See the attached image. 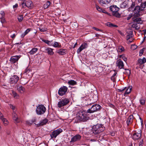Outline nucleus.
<instances>
[{
    "mask_svg": "<svg viewBox=\"0 0 146 146\" xmlns=\"http://www.w3.org/2000/svg\"><path fill=\"white\" fill-rule=\"evenodd\" d=\"M105 127L101 124H98L94 125L92 129V131L94 134H98L104 131Z\"/></svg>",
    "mask_w": 146,
    "mask_h": 146,
    "instance_id": "1",
    "label": "nucleus"
},
{
    "mask_svg": "<svg viewBox=\"0 0 146 146\" xmlns=\"http://www.w3.org/2000/svg\"><path fill=\"white\" fill-rule=\"evenodd\" d=\"M110 10L112 12V14L113 16L118 18L120 17V15L118 12L119 9L116 5L111 6L110 7Z\"/></svg>",
    "mask_w": 146,
    "mask_h": 146,
    "instance_id": "2",
    "label": "nucleus"
},
{
    "mask_svg": "<svg viewBox=\"0 0 146 146\" xmlns=\"http://www.w3.org/2000/svg\"><path fill=\"white\" fill-rule=\"evenodd\" d=\"M132 19L134 23L132 25V27L135 30L139 29L140 27V24L142 23L141 19L137 18L135 19L132 18Z\"/></svg>",
    "mask_w": 146,
    "mask_h": 146,
    "instance_id": "3",
    "label": "nucleus"
},
{
    "mask_svg": "<svg viewBox=\"0 0 146 146\" xmlns=\"http://www.w3.org/2000/svg\"><path fill=\"white\" fill-rule=\"evenodd\" d=\"M46 110V108L42 105H39L36 107V112L38 115H41L44 114Z\"/></svg>",
    "mask_w": 146,
    "mask_h": 146,
    "instance_id": "4",
    "label": "nucleus"
},
{
    "mask_svg": "<svg viewBox=\"0 0 146 146\" xmlns=\"http://www.w3.org/2000/svg\"><path fill=\"white\" fill-rule=\"evenodd\" d=\"M100 106L98 104L93 105L91 108L89 109L87 111V113H91L95 111H99L100 109Z\"/></svg>",
    "mask_w": 146,
    "mask_h": 146,
    "instance_id": "5",
    "label": "nucleus"
},
{
    "mask_svg": "<svg viewBox=\"0 0 146 146\" xmlns=\"http://www.w3.org/2000/svg\"><path fill=\"white\" fill-rule=\"evenodd\" d=\"M62 131V130L61 128L58 129L54 131L50 134L52 139L55 138Z\"/></svg>",
    "mask_w": 146,
    "mask_h": 146,
    "instance_id": "6",
    "label": "nucleus"
},
{
    "mask_svg": "<svg viewBox=\"0 0 146 146\" xmlns=\"http://www.w3.org/2000/svg\"><path fill=\"white\" fill-rule=\"evenodd\" d=\"M22 5L24 8L27 7L30 9H32L33 7V3L30 1H26L24 0L22 3Z\"/></svg>",
    "mask_w": 146,
    "mask_h": 146,
    "instance_id": "7",
    "label": "nucleus"
},
{
    "mask_svg": "<svg viewBox=\"0 0 146 146\" xmlns=\"http://www.w3.org/2000/svg\"><path fill=\"white\" fill-rule=\"evenodd\" d=\"M69 102L68 99L66 98L61 99L58 103V107L60 108L66 105Z\"/></svg>",
    "mask_w": 146,
    "mask_h": 146,
    "instance_id": "8",
    "label": "nucleus"
},
{
    "mask_svg": "<svg viewBox=\"0 0 146 146\" xmlns=\"http://www.w3.org/2000/svg\"><path fill=\"white\" fill-rule=\"evenodd\" d=\"M67 90L68 88L67 87L63 86L59 89L58 91V94L59 95L62 96L66 94Z\"/></svg>",
    "mask_w": 146,
    "mask_h": 146,
    "instance_id": "9",
    "label": "nucleus"
},
{
    "mask_svg": "<svg viewBox=\"0 0 146 146\" xmlns=\"http://www.w3.org/2000/svg\"><path fill=\"white\" fill-rule=\"evenodd\" d=\"M19 78L17 75H14L10 78L9 82L10 84H15L18 82Z\"/></svg>",
    "mask_w": 146,
    "mask_h": 146,
    "instance_id": "10",
    "label": "nucleus"
},
{
    "mask_svg": "<svg viewBox=\"0 0 146 146\" xmlns=\"http://www.w3.org/2000/svg\"><path fill=\"white\" fill-rule=\"evenodd\" d=\"M141 136V130H139L133 134L132 138L134 140H137L140 139Z\"/></svg>",
    "mask_w": 146,
    "mask_h": 146,
    "instance_id": "11",
    "label": "nucleus"
},
{
    "mask_svg": "<svg viewBox=\"0 0 146 146\" xmlns=\"http://www.w3.org/2000/svg\"><path fill=\"white\" fill-rule=\"evenodd\" d=\"M81 138V136L79 134H76L71 138L70 141V143H74L76 141H80Z\"/></svg>",
    "mask_w": 146,
    "mask_h": 146,
    "instance_id": "12",
    "label": "nucleus"
},
{
    "mask_svg": "<svg viewBox=\"0 0 146 146\" xmlns=\"http://www.w3.org/2000/svg\"><path fill=\"white\" fill-rule=\"evenodd\" d=\"M141 10L140 7L139 6H137L134 10V16L136 17L139 16L140 15V12Z\"/></svg>",
    "mask_w": 146,
    "mask_h": 146,
    "instance_id": "13",
    "label": "nucleus"
},
{
    "mask_svg": "<svg viewBox=\"0 0 146 146\" xmlns=\"http://www.w3.org/2000/svg\"><path fill=\"white\" fill-rule=\"evenodd\" d=\"M116 65L120 69H124V64L121 59H118L116 62Z\"/></svg>",
    "mask_w": 146,
    "mask_h": 146,
    "instance_id": "14",
    "label": "nucleus"
},
{
    "mask_svg": "<svg viewBox=\"0 0 146 146\" xmlns=\"http://www.w3.org/2000/svg\"><path fill=\"white\" fill-rule=\"evenodd\" d=\"M88 47V44L87 43H84L82 44L77 50L78 54L80 53V52L84 49Z\"/></svg>",
    "mask_w": 146,
    "mask_h": 146,
    "instance_id": "15",
    "label": "nucleus"
},
{
    "mask_svg": "<svg viewBox=\"0 0 146 146\" xmlns=\"http://www.w3.org/2000/svg\"><path fill=\"white\" fill-rule=\"evenodd\" d=\"M21 56L20 55H17L12 56L10 59V61L11 62L14 63L18 61L19 59L20 58Z\"/></svg>",
    "mask_w": 146,
    "mask_h": 146,
    "instance_id": "16",
    "label": "nucleus"
},
{
    "mask_svg": "<svg viewBox=\"0 0 146 146\" xmlns=\"http://www.w3.org/2000/svg\"><path fill=\"white\" fill-rule=\"evenodd\" d=\"M13 118L15 123H18L20 121L19 119L18 118L17 115L15 111H14L13 113Z\"/></svg>",
    "mask_w": 146,
    "mask_h": 146,
    "instance_id": "17",
    "label": "nucleus"
},
{
    "mask_svg": "<svg viewBox=\"0 0 146 146\" xmlns=\"http://www.w3.org/2000/svg\"><path fill=\"white\" fill-rule=\"evenodd\" d=\"M16 88L18 91L20 93H23L25 91V88L21 85L17 84L16 85Z\"/></svg>",
    "mask_w": 146,
    "mask_h": 146,
    "instance_id": "18",
    "label": "nucleus"
},
{
    "mask_svg": "<svg viewBox=\"0 0 146 146\" xmlns=\"http://www.w3.org/2000/svg\"><path fill=\"white\" fill-rule=\"evenodd\" d=\"M83 117V114H80L79 115H77L75 118L76 121L78 122L82 121V118Z\"/></svg>",
    "mask_w": 146,
    "mask_h": 146,
    "instance_id": "19",
    "label": "nucleus"
},
{
    "mask_svg": "<svg viewBox=\"0 0 146 146\" xmlns=\"http://www.w3.org/2000/svg\"><path fill=\"white\" fill-rule=\"evenodd\" d=\"M53 50V49L49 47L45 49V50L47 51L48 54L50 55H52L54 53Z\"/></svg>",
    "mask_w": 146,
    "mask_h": 146,
    "instance_id": "20",
    "label": "nucleus"
},
{
    "mask_svg": "<svg viewBox=\"0 0 146 146\" xmlns=\"http://www.w3.org/2000/svg\"><path fill=\"white\" fill-rule=\"evenodd\" d=\"M133 115H130L128 117L127 122V125H129L133 121Z\"/></svg>",
    "mask_w": 146,
    "mask_h": 146,
    "instance_id": "21",
    "label": "nucleus"
},
{
    "mask_svg": "<svg viewBox=\"0 0 146 146\" xmlns=\"http://www.w3.org/2000/svg\"><path fill=\"white\" fill-rule=\"evenodd\" d=\"M130 33H127L126 39L127 40H128L129 39L132 38V31H130Z\"/></svg>",
    "mask_w": 146,
    "mask_h": 146,
    "instance_id": "22",
    "label": "nucleus"
},
{
    "mask_svg": "<svg viewBox=\"0 0 146 146\" xmlns=\"http://www.w3.org/2000/svg\"><path fill=\"white\" fill-rule=\"evenodd\" d=\"M66 50L62 49H60L57 52L60 54L64 55L66 54Z\"/></svg>",
    "mask_w": 146,
    "mask_h": 146,
    "instance_id": "23",
    "label": "nucleus"
},
{
    "mask_svg": "<svg viewBox=\"0 0 146 146\" xmlns=\"http://www.w3.org/2000/svg\"><path fill=\"white\" fill-rule=\"evenodd\" d=\"M132 86H130L128 88L126 89V91L124 94V96H126V94H128L130 93L132 89Z\"/></svg>",
    "mask_w": 146,
    "mask_h": 146,
    "instance_id": "24",
    "label": "nucleus"
},
{
    "mask_svg": "<svg viewBox=\"0 0 146 146\" xmlns=\"http://www.w3.org/2000/svg\"><path fill=\"white\" fill-rule=\"evenodd\" d=\"M38 49L36 48H32L31 50L29 52V53L31 55H33L35 54L38 51Z\"/></svg>",
    "mask_w": 146,
    "mask_h": 146,
    "instance_id": "25",
    "label": "nucleus"
},
{
    "mask_svg": "<svg viewBox=\"0 0 146 146\" xmlns=\"http://www.w3.org/2000/svg\"><path fill=\"white\" fill-rule=\"evenodd\" d=\"M138 62L140 64H143L146 62V59L144 57L142 59H139L138 60Z\"/></svg>",
    "mask_w": 146,
    "mask_h": 146,
    "instance_id": "26",
    "label": "nucleus"
},
{
    "mask_svg": "<svg viewBox=\"0 0 146 146\" xmlns=\"http://www.w3.org/2000/svg\"><path fill=\"white\" fill-rule=\"evenodd\" d=\"M48 120L47 119H44L41 121L38 124L39 126L45 124L48 122Z\"/></svg>",
    "mask_w": 146,
    "mask_h": 146,
    "instance_id": "27",
    "label": "nucleus"
},
{
    "mask_svg": "<svg viewBox=\"0 0 146 146\" xmlns=\"http://www.w3.org/2000/svg\"><path fill=\"white\" fill-rule=\"evenodd\" d=\"M68 83L69 85L74 86L77 84V82L74 80H71L69 81Z\"/></svg>",
    "mask_w": 146,
    "mask_h": 146,
    "instance_id": "28",
    "label": "nucleus"
},
{
    "mask_svg": "<svg viewBox=\"0 0 146 146\" xmlns=\"http://www.w3.org/2000/svg\"><path fill=\"white\" fill-rule=\"evenodd\" d=\"M106 25L111 27L117 28L118 27L117 25L113 24L110 22L107 23L106 24Z\"/></svg>",
    "mask_w": 146,
    "mask_h": 146,
    "instance_id": "29",
    "label": "nucleus"
},
{
    "mask_svg": "<svg viewBox=\"0 0 146 146\" xmlns=\"http://www.w3.org/2000/svg\"><path fill=\"white\" fill-rule=\"evenodd\" d=\"M55 47H60L61 45L60 43L55 42L54 44H52V45Z\"/></svg>",
    "mask_w": 146,
    "mask_h": 146,
    "instance_id": "30",
    "label": "nucleus"
},
{
    "mask_svg": "<svg viewBox=\"0 0 146 146\" xmlns=\"http://www.w3.org/2000/svg\"><path fill=\"white\" fill-rule=\"evenodd\" d=\"M0 119L2 120L5 125H6L8 124V122L7 120L6 119L2 117Z\"/></svg>",
    "mask_w": 146,
    "mask_h": 146,
    "instance_id": "31",
    "label": "nucleus"
},
{
    "mask_svg": "<svg viewBox=\"0 0 146 146\" xmlns=\"http://www.w3.org/2000/svg\"><path fill=\"white\" fill-rule=\"evenodd\" d=\"M51 4V3L49 1H48L44 5V9H46L48 8Z\"/></svg>",
    "mask_w": 146,
    "mask_h": 146,
    "instance_id": "32",
    "label": "nucleus"
},
{
    "mask_svg": "<svg viewBox=\"0 0 146 146\" xmlns=\"http://www.w3.org/2000/svg\"><path fill=\"white\" fill-rule=\"evenodd\" d=\"M83 117L82 118V121L83 122H85L88 119V117H87L86 115L83 114Z\"/></svg>",
    "mask_w": 146,
    "mask_h": 146,
    "instance_id": "33",
    "label": "nucleus"
},
{
    "mask_svg": "<svg viewBox=\"0 0 146 146\" xmlns=\"http://www.w3.org/2000/svg\"><path fill=\"white\" fill-rule=\"evenodd\" d=\"M12 94L14 97L15 98H17L19 97V95L17 93L14 91H12Z\"/></svg>",
    "mask_w": 146,
    "mask_h": 146,
    "instance_id": "34",
    "label": "nucleus"
},
{
    "mask_svg": "<svg viewBox=\"0 0 146 146\" xmlns=\"http://www.w3.org/2000/svg\"><path fill=\"white\" fill-rule=\"evenodd\" d=\"M127 5L125 2H123L120 5V7L122 8H125L127 6Z\"/></svg>",
    "mask_w": 146,
    "mask_h": 146,
    "instance_id": "35",
    "label": "nucleus"
},
{
    "mask_svg": "<svg viewBox=\"0 0 146 146\" xmlns=\"http://www.w3.org/2000/svg\"><path fill=\"white\" fill-rule=\"evenodd\" d=\"M18 21L19 22H21L23 19V15H19L17 17Z\"/></svg>",
    "mask_w": 146,
    "mask_h": 146,
    "instance_id": "36",
    "label": "nucleus"
},
{
    "mask_svg": "<svg viewBox=\"0 0 146 146\" xmlns=\"http://www.w3.org/2000/svg\"><path fill=\"white\" fill-rule=\"evenodd\" d=\"M98 1L101 5L106 4L105 0H98Z\"/></svg>",
    "mask_w": 146,
    "mask_h": 146,
    "instance_id": "37",
    "label": "nucleus"
},
{
    "mask_svg": "<svg viewBox=\"0 0 146 146\" xmlns=\"http://www.w3.org/2000/svg\"><path fill=\"white\" fill-rule=\"evenodd\" d=\"M39 30L41 31L42 32H44L46 31L47 29V28H41L40 27H39Z\"/></svg>",
    "mask_w": 146,
    "mask_h": 146,
    "instance_id": "38",
    "label": "nucleus"
},
{
    "mask_svg": "<svg viewBox=\"0 0 146 146\" xmlns=\"http://www.w3.org/2000/svg\"><path fill=\"white\" fill-rule=\"evenodd\" d=\"M96 7L98 11H99L102 12L103 9H102L99 6L97 5H96Z\"/></svg>",
    "mask_w": 146,
    "mask_h": 146,
    "instance_id": "39",
    "label": "nucleus"
},
{
    "mask_svg": "<svg viewBox=\"0 0 146 146\" xmlns=\"http://www.w3.org/2000/svg\"><path fill=\"white\" fill-rule=\"evenodd\" d=\"M124 50V48L122 46H120L118 48V51L119 52H122Z\"/></svg>",
    "mask_w": 146,
    "mask_h": 146,
    "instance_id": "40",
    "label": "nucleus"
},
{
    "mask_svg": "<svg viewBox=\"0 0 146 146\" xmlns=\"http://www.w3.org/2000/svg\"><path fill=\"white\" fill-rule=\"evenodd\" d=\"M140 102L141 105H144L145 103V100L144 99H141L140 100Z\"/></svg>",
    "mask_w": 146,
    "mask_h": 146,
    "instance_id": "41",
    "label": "nucleus"
},
{
    "mask_svg": "<svg viewBox=\"0 0 146 146\" xmlns=\"http://www.w3.org/2000/svg\"><path fill=\"white\" fill-rule=\"evenodd\" d=\"M145 48H143L142 49H141L139 51V55L141 56L142 55L143 53V52L144 50H145Z\"/></svg>",
    "mask_w": 146,
    "mask_h": 146,
    "instance_id": "42",
    "label": "nucleus"
},
{
    "mask_svg": "<svg viewBox=\"0 0 146 146\" xmlns=\"http://www.w3.org/2000/svg\"><path fill=\"white\" fill-rule=\"evenodd\" d=\"M143 139L141 140L139 143V146H143Z\"/></svg>",
    "mask_w": 146,
    "mask_h": 146,
    "instance_id": "43",
    "label": "nucleus"
},
{
    "mask_svg": "<svg viewBox=\"0 0 146 146\" xmlns=\"http://www.w3.org/2000/svg\"><path fill=\"white\" fill-rule=\"evenodd\" d=\"M1 20V21L2 23H4L5 21V19L4 17H2L0 18Z\"/></svg>",
    "mask_w": 146,
    "mask_h": 146,
    "instance_id": "44",
    "label": "nucleus"
},
{
    "mask_svg": "<svg viewBox=\"0 0 146 146\" xmlns=\"http://www.w3.org/2000/svg\"><path fill=\"white\" fill-rule=\"evenodd\" d=\"M9 106L10 108L13 110V111H14V110H15V107L12 104H10L9 105Z\"/></svg>",
    "mask_w": 146,
    "mask_h": 146,
    "instance_id": "45",
    "label": "nucleus"
},
{
    "mask_svg": "<svg viewBox=\"0 0 146 146\" xmlns=\"http://www.w3.org/2000/svg\"><path fill=\"white\" fill-rule=\"evenodd\" d=\"M46 43L50 46L52 45V43L50 41L48 40H47L46 42Z\"/></svg>",
    "mask_w": 146,
    "mask_h": 146,
    "instance_id": "46",
    "label": "nucleus"
},
{
    "mask_svg": "<svg viewBox=\"0 0 146 146\" xmlns=\"http://www.w3.org/2000/svg\"><path fill=\"white\" fill-rule=\"evenodd\" d=\"M126 87H125L124 88H123L122 89H118V92H121L123 91H124L126 89Z\"/></svg>",
    "mask_w": 146,
    "mask_h": 146,
    "instance_id": "47",
    "label": "nucleus"
},
{
    "mask_svg": "<svg viewBox=\"0 0 146 146\" xmlns=\"http://www.w3.org/2000/svg\"><path fill=\"white\" fill-rule=\"evenodd\" d=\"M30 31V29H27L24 32L25 35L27 34Z\"/></svg>",
    "mask_w": 146,
    "mask_h": 146,
    "instance_id": "48",
    "label": "nucleus"
},
{
    "mask_svg": "<svg viewBox=\"0 0 146 146\" xmlns=\"http://www.w3.org/2000/svg\"><path fill=\"white\" fill-rule=\"evenodd\" d=\"M143 31H144V34L145 37H144L143 40L142 42V43L145 40V37H146V30H144Z\"/></svg>",
    "mask_w": 146,
    "mask_h": 146,
    "instance_id": "49",
    "label": "nucleus"
},
{
    "mask_svg": "<svg viewBox=\"0 0 146 146\" xmlns=\"http://www.w3.org/2000/svg\"><path fill=\"white\" fill-rule=\"evenodd\" d=\"M133 40V38H131V39H129L127 41V43L128 44H130L132 42Z\"/></svg>",
    "mask_w": 146,
    "mask_h": 146,
    "instance_id": "50",
    "label": "nucleus"
},
{
    "mask_svg": "<svg viewBox=\"0 0 146 146\" xmlns=\"http://www.w3.org/2000/svg\"><path fill=\"white\" fill-rule=\"evenodd\" d=\"M39 146H47V145L44 143H41L39 145Z\"/></svg>",
    "mask_w": 146,
    "mask_h": 146,
    "instance_id": "51",
    "label": "nucleus"
},
{
    "mask_svg": "<svg viewBox=\"0 0 146 146\" xmlns=\"http://www.w3.org/2000/svg\"><path fill=\"white\" fill-rule=\"evenodd\" d=\"M122 59L125 62H126L127 61V59L125 56L123 55V57H122Z\"/></svg>",
    "mask_w": 146,
    "mask_h": 146,
    "instance_id": "52",
    "label": "nucleus"
},
{
    "mask_svg": "<svg viewBox=\"0 0 146 146\" xmlns=\"http://www.w3.org/2000/svg\"><path fill=\"white\" fill-rule=\"evenodd\" d=\"M92 28L93 29L95 30H96V31H101V30L98 29V28H96L94 27H92Z\"/></svg>",
    "mask_w": 146,
    "mask_h": 146,
    "instance_id": "53",
    "label": "nucleus"
},
{
    "mask_svg": "<svg viewBox=\"0 0 146 146\" xmlns=\"http://www.w3.org/2000/svg\"><path fill=\"white\" fill-rule=\"evenodd\" d=\"M16 35L15 34H13L12 35H11V37L12 38H14L15 37Z\"/></svg>",
    "mask_w": 146,
    "mask_h": 146,
    "instance_id": "54",
    "label": "nucleus"
},
{
    "mask_svg": "<svg viewBox=\"0 0 146 146\" xmlns=\"http://www.w3.org/2000/svg\"><path fill=\"white\" fill-rule=\"evenodd\" d=\"M0 14L2 15V17H4L5 15V13L4 11H1L0 12Z\"/></svg>",
    "mask_w": 146,
    "mask_h": 146,
    "instance_id": "55",
    "label": "nucleus"
},
{
    "mask_svg": "<svg viewBox=\"0 0 146 146\" xmlns=\"http://www.w3.org/2000/svg\"><path fill=\"white\" fill-rule=\"evenodd\" d=\"M102 12V13H106L108 15H109V13H108L104 9H103Z\"/></svg>",
    "mask_w": 146,
    "mask_h": 146,
    "instance_id": "56",
    "label": "nucleus"
},
{
    "mask_svg": "<svg viewBox=\"0 0 146 146\" xmlns=\"http://www.w3.org/2000/svg\"><path fill=\"white\" fill-rule=\"evenodd\" d=\"M111 0H105L106 4L110 3Z\"/></svg>",
    "mask_w": 146,
    "mask_h": 146,
    "instance_id": "57",
    "label": "nucleus"
},
{
    "mask_svg": "<svg viewBox=\"0 0 146 146\" xmlns=\"http://www.w3.org/2000/svg\"><path fill=\"white\" fill-rule=\"evenodd\" d=\"M115 77H113V76H112L111 77V80L114 82V80H115Z\"/></svg>",
    "mask_w": 146,
    "mask_h": 146,
    "instance_id": "58",
    "label": "nucleus"
},
{
    "mask_svg": "<svg viewBox=\"0 0 146 146\" xmlns=\"http://www.w3.org/2000/svg\"><path fill=\"white\" fill-rule=\"evenodd\" d=\"M96 36L98 38H99L101 36V35L99 34H96Z\"/></svg>",
    "mask_w": 146,
    "mask_h": 146,
    "instance_id": "59",
    "label": "nucleus"
},
{
    "mask_svg": "<svg viewBox=\"0 0 146 146\" xmlns=\"http://www.w3.org/2000/svg\"><path fill=\"white\" fill-rule=\"evenodd\" d=\"M26 35H25V34L24 33H23L21 35V36L22 38H23Z\"/></svg>",
    "mask_w": 146,
    "mask_h": 146,
    "instance_id": "60",
    "label": "nucleus"
},
{
    "mask_svg": "<svg viewBox=\"0 0 146 146\" xmlns=\"http://www.w3.org/2000/svg\"><path fill=\"white\" fill-rule=\"evenodd\" d=\"M18 7V4H16L15 5H14L13 6V8H17Z\"/></svg>",
    "mask_w": 146,
    "mask_h": 146,
    "instance_id": "61",
    "label": "nucleus"
},
{
    "mask_svg": "<svg viewBox=\"0 0 146 146\" xmlns=\"http://www.w3.org/2000/svg\"><path fill=\"white\" fill-rule=\"evenodd\" d=\"M118 33L121 35L123 36L124 34L120 31H118Z\"/></svg>",
    "mask_w": 146,
    "mask_h": 146,
    "instance_id": "62",
    "label": "nucleus"
},
{
    "mask_svg": "<svg viewBox=\"0 0 146 146\" xmlns=\"http://www.w3.org/2000/svg\"><path fill=\"white\" fill-rule=\"evenodd\" d=\"M35 119H33V120H32L31 121V122L30 123H29L31 124L32 123H33V122H35Z\"/></svg>",
    "mask_w": 146,
    "mask_h": 146,
    "instance_id": "63",
    "label": "nucleus"
},
{
    "mask_svg": "<svg viewBox=\"0 0 146 146\" xmlns=\"http://www.w3.org/2000/svg\"><path fill=\"white\" fill-rule=\"evenodd\" d=\"M132 17V15H130L127 18V20H129Z\"/></svg>",
    "mask_w": 146,
    "mask_h": 146,
    "instance_id": "64",
    "label": "nucleus"
}]
</instances>
